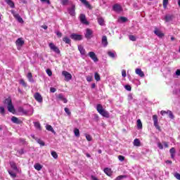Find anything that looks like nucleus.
<instances>
[{
  "label": "nucleus",
  "instance_id": "obj_44",
  "mask_svg": "<svg viewBox=\"0 0 180 180\" xmlns=\"http://www.w3.org/2000/svg\"><path fill=\"white\" fill-rule=\"evenodd\" d=\"M129 40H131V41H136V38L134 35H129Z\"/></svg>",
  "mask_w": 180,
  "mask_h": 180
},
{
  "label": "nucleus",
  "instance_id": "obj_9",
  "mask_svg": "<svg viewBox=\"0 0 180 180\" xmlns=\"http://www.w3.org/2000/svg\"><path fill=\"white\" fill-rule=\"evenodd\" d=\"M92 34H94V31L92 30L87 28L86 30V34H85V37L86 39H92Z\"/></svg>",
  "mask_w": 180,
  "mask_h": 180
},
{
  "label": "nucleus",
  "instance_id": "obj_12",
  "mask_svg": "<svg viewBox=\"0 0 180 180\" xmlns=\"http://www.w3.org/2000/svg\"><path fill=\"white\" fill-rule=\"evenodd\" d=\"M79 20L83 25H89V22L86 20V17L84 14L79 15Z\"/></svg>",
  "mask_w": 180,
  "mask_h": 180
},
{
  "label": "nucleus",
  "instance_id": "obj_51",
  "mask_svg": "<svg viewBox=\"0 0 180 180\" xmlns=\"http://www.w3.org/2000/svg\"><path fill=\"white\" fill-rule=\"evenodd\" d=\"M19 155H22V154H25V150L24 149H21L20 150L18 151Z\"/></svg>",
  "mask_w": 180,
  "mask_h": 180
},
{
  "label": "nucleus",
  "instance_id": "obj_22",
  "mask_svg": "<svg viewBox=\"0 0 180 180\" xmlns=\"http://www.w3.org/2000/svg\"><path fill=\"white\" fill-rule=\"evenodd\" d=\"M11 122H13V123H15V124H20V123L22 122L18 117H11Z\"/></svg>",
  "mask_w": 180,
  "mask_h": 180
},
{
  "label": "nucleus",
  "instance_id": "obj_50",
  "mask_svg": "<svg viewBox=\"0 0 180 180\" xmlns=\"http://www.w3.org/2000/svg\"><path fill=\"white\" fill-rule=\"evenodd\" d=\"M160 114L162 115V116H165V115H168V110L167 111L162 110L160 112Z\"/></svg>",
  "mask_w": 180,
  "mask_h": 180
},
{
  "label": "nucleus",
  "instance_id": "obj_59",
  "mask_svg": "<svg viewBox=\"0 0 180 180\" xmlns=\"http://www.w3.org/2000/svg\"><path fill=\"white\" fill-rule=\"evenodd\" d=\"M168 5V0H163V6L165 8Z\"/></svg>",
  "mask_w": 180,
  "mask_h": 180
},
{
  "label": "nucleus",
  "instance_id": "obj_23",
  "mask_svg": "<svg viewBox=\"0 0 180 180\" xmlns=\"http://www.w3.org/2000/svg\"><path fill=\"white\" fill-rule=\"evenodd\" d=\"M102 44L104 47H106V46H108V37L106 36H103Z\"/></svg>",
  "mask_w": 180,
  "mask_h": 180
},
{
  "label": "nucleus",
  "instance_id": "obj_13",
  "mask_svg": "<svg viewBox=\"0 0 180 180\" xmlns=\"http://www.w3.org/2000/svg\"><path fill=\"white\" fill-rule=\"evenodd\" d=\"M70 38L72 40H76V41L82 40V36L77 34H72L70 35Z\"/></svg>",
  "mask_w": 180,
  "mask_h": 180
},
{
  "label": "nucleus",
  "instance_id": "obj_5",
  "mask_svg": "<svg viewBox=\"0 0 180 180\" xmlns=\"http://www.w3.org/2000/svg\"><path fill=\"white\" fill-rule=\"evenodd\" d=\"M19 112H20V113H22V115H27V116H32V115H33V109L26 110L20 108H19Z\"/></svg>",
  "mask_w": 180,
  "mask_h": 180
},
{
  "label": "nucleus",
  "instance_id": "obj_54",
  "mask_svg": "<svg viewBox=\"0 0 180 180\" xmlns=\"http://www.w3.org/2000/svg\"><path fill=\"white\" fill-rule=\"evenodd\" d=\"M174 176L176 179L180 180V174L179 173H175Z\"/></svg>",
  "mask_w": 180,
  "mask_h": 180
},
{
  "label": "nucleus",
  "instance_id": "obj_45",
  "mask_svg": "<svg viewBox=\"0 0 180 180\" xmlns=\"http://www.w3.org/2000/svg\"><path fill=\"white\" fill-rule=\"evenodd\" d=\"M34 127H35L37 129H39V130H41V127L40 126V123H39V122H35V123H34Z\"/></svg>",
  "mask_w": 180,
  "mask_h": 180
},
{
  "label": "nucleus",
  "instance_id": "obj_26",
  "mask_svg": "<svg viewBox=\"0 0 180 180\" xmlns=\"http://www.w3.org/2000/svg\"><path fill=\"white\" fill-rule=\"evenodd\" d=\"M78 50L79 51H80V54H82V56H85L86 51H85V49H84V46H82V45H79Z\"/></svg>",
  "mask_w": 180,
  "mask_h": 180
},
{
  "label": "nucleus",
  "instance_id": "obj_1",
  "mask_svg": "<svg viewBox=\"0 0 180 180\" xmlns=\"http://www.w3.org/2000/svg\"><path fill=\"white\" fill-rule=\"evenodd\" d=\"M96 110L97 112H98L99 114L101 115V116H103V117H106L107 119H108V117H110L109 112L106 111V110L103 109V107L101 104H98L96 105Z\"/></svg>",
  "mask_w": 180,
  "mask_h": 180
},
{
  "label": "nucleus",
  "instance_id": "obj_47",
  "mask_svg": "<svg viewBox=\"0 0 180 180\" xmlns=\"http://www.w3.org/2000/svg\"><path fill=\"white\" fill-rule=\"evenodd\" d=\"M46 74H48L49 77H51V75H53V72H51V70L47 69Z\"/></svg>",
  "mask_w": 180,
  "mask_h": 180
},
{
  "label": "nucleus",
  "instance_id": "obj_21",
  "mask_svg": "<svg viewBox=\"0 0 180 180\" xmlns=\"http://www.w3.org/2000/svg\"><path fill=\"white\" fill-rule=\"evenodd\" d=\"M154 33L158 37H164V34L157 28L155 29Z\"/></svg>",
  "mask_w": 180,
  "mask_h": 180
},
{
  "label": "nucleus",
  "instance_id": "obj_19",
  "mask_svg": "<svg viewBox=\"0 0 180 180\" xmlns=\"http://www.w3.org/2000/svg\"><path fill=\"white\" fill-rule=\"evenodd\" d=\"M174 19V15H166L165 17V22H171Z\"/></svg>",
  "mask_w": 180,
  "mask_h": 180
},
{
  "label": "nucleus",
  "instance_id": "obj_7",
  "mask_svg": "<svg viewBox=\"0 0 180 180\" xmlns=\"http://www.w3.org/2000/svg\"><path fill=\"white\" fill-rule=\"evenodd\" d=\"M49 48L51 49V50L54 51V53H56V54H60V49L54 44L49 43Z\"/></svg>",
  "mask_w": 180,
  "mask_h": 180
},
{
  "label": "nucleus",
  "instance_id": "obj_34",
  "mask_svg": "<svg viewBox=\"0 0 180 180\" xmlns=\"http://www.w3.org/2000/svg\"><path fill=\"white\" fill-rule=\"evenodd\" d=\"M98 23L100 25V26H103V25H105V20H103L102 18H98Z\"/></svg>",
  "mask_w": 180,
  "mask_h": 180
},
{
  "label": "nucleus",
  "instance_id": "obj_20",
  "mask_svg": "<svg viewBox=\"0 0 180 180\" xmlns=\"http://www.w3.org/2000/svg\"><path fill=\"white\" fill-rule=\"evenodd\" d=\"M82 4H84L85 5L86 8H88L89 9H92V6H91V4H89V2H88L86 0H79Z\"/></svg>",
  "mask_w": 180,
  "mask_h": 180
},
{
  "label": "nucleus",
  "instance_id": "obj_55",
  "mask_svg": "<svg viewBox=\"0 0 180 180\" xmlns=\"http://www.w3.org/2000/svg\"><path fill=\"white\" fill-rule=\"evenodd\" d=\"M128 101H133V94H129L128 95Z\"/></svg>",
  "mask_w": 180,
  "mask_h": 180
},
{
  "label": "nucleus",
  "instance_id": "obj_35",
  "mask_svg": "<svg viewBox=\"0 0 180 180\" xmlns=\"http://www.w3.org/2000/svg\"><path fill=\"white\" fill-rule=\"evenodd\" d=\"M108 54L111 58H115V57H116V52L115 51H108Z\"/></svg>",
  "mask_w": 180,
  "mask_h": 180
},
{
  "label": "nucleus",
  "instance_id": "obj_46",
  "mask_svg": "<svg viewBox=\"0 0 180 180\" xmlns=\"http://www.w3.org/2000/svg\"><path fill=\"white\" fill-rule=\"evenodd\" d=\"M169 115V117L170 119H174V114H172V112L171 110H168V114Z\"/></svg>",
  "mask_w": 180,
  "mask_h": 180
},
{
  "label": "nucleus",
  "instance_id": "obj_61",
  "mask_svg": "<svg viewBox=\"0 0 180 180\" xmlns=\"http://www.w3.org/2000/svg\"><path fill=\"white\" fill-rule=\"evenodd\" d=\"M124 178V176H118L115 180H122Z\"/></svg>",
  "mask_w": 180,
  "mask_h": 180
},
{
  "label": "nucleus",
  "instance_id": "obj_52",
  "mask_svg": "<svg viewBox=\"0 0 180 180\" xmlns=\"http://www.w3.org/2000/svg\"><path fill=\"white\" fill-rule=\"evenodd\" d=\"M118 160L121 162H123V160H124V156L123 155H119L118 156Z\"/></svg>",
  "mask_w": 180,
  "mask_h": 180
},
{
  "label": "nucleus",
  "instance_id": "obj_62",
  "mask_svg": "<svg viewBox=\"0 0 180 180\" xmlns=\"http://www.w3.org/2000/svg\"><path fill=\"white\" fill-rule=\"evenodd\" d=\"M122 76L124 78L126 77V70H122Z\"/></svg>",
  "mask_w": 180,
  "mask_h": 180
},
{
  "label": "nucleus",
  "instance_id": "obj_11",
  "mask_svg": "<svg viewBox=\"0 0 180 180\" xmlns=\"http://www.w3.org/2000/svg\"><path fill=\"white\" fill-rule=\"evenodd\" d=\"M34 98L35 101H37L39 103H41V102H43V97L41 96V94L39 93H35L34 95Z\"/></svg>",
  "mask_w": 180,
  "mask_h": 180
},
{
  "label": "nucleus",
  "instance_id": "obj_33",
  "mask_svg": "<svg viewBox=\"0 0 180 180\" xmlns=\"http://www.w3.org/2000/svg\"><path fill=\"white\" fill-rule=\"evenodd\" d=\"M63 40L66 44H71V39L68 37H64Z\"/></svg>",
  "mask_w": 180,
  "mask_h": 180
},
{
  "label": "nucleus",
  "instance_id": "obj_63",
  "mask_svg": "<svg viewBox=\"0 0 180 180\" xmlns=\"http://www.w3.org/2000/svg\"><path fill=\"white\" fill-rule=\"evenodd\" d=\"M50 91H51V92L52 94H54V92H56V91H57V90H56V88H54V87H51V88H50Z\"/></svg>",
  "mask_w": 180,
  "mask_h": 180
},
{
  "label": "nucleus",
  "instance_id": "obj_43",
  "mask_svg": "<svg viewBox=\"0 0 180 180\" xmlns=\"http://www.w3.org/2000/svg\"><path fill=\"white\" fill-rule=\"evenodd\" d=\"M119 21L122 22H127V18L125 17H120Z\"/></svg>",
  "mask_w": 180,
  "mask_h": 180
},
{
  "label": "nucleus",
  "instance_id": "obj_18",
  "mask_svg": "<svg viewBox=\"0 0 180 180\" xmlns=\"http://www.w3.org/2000/svg\"><path fill=\"white\" fill-rule=\"evenodd\" d=\"M32 139H34V140H36V141L38 143V144H39L42 147L45 146L44 141H43L41 139H39L36 138L34 136V135H32Z\"/></svg>",
  "mask_w": 180,
  "mask_h": 180
},
{
  "label": "nucleus",
  "instance_id": "obj_37",
  "mask_svg": "<svg viewBox=\"0 0 180 180\" xmlns=\"http://www.w3.org/2000/svg\"><path fill=\"white\" fill-rule=\"evenodd\" d=\"M137 127L139 129H143V124L141 123V120H137Z\"/></svg>",
  "mask_w": 180,
  "mask_h": 180
},
{
  "label": "nucleus",
  "instance_id": "obj_27",
  "mask_svg": "<svg viewBox=\"0 0 180 180\" xmlns=\"http://www.w3.org/2000/svg\"><path fill=\"white\" fill-rule=\"evenodd\" d=\"M169 153L171 154V158H172V160H174L175 158V153H176L175 148H172L169 150Z\"/></svg>",
  "mask_w": 180,
  "mask_h": 180
},
{
  "label": "nucleus",
  "instance_id": "obj_42",
  "mask_svg": "<svg viewBox=\"0 0 180 180\" xmlns=\"http://www.w3.org/2000/svg\"><path fill=\"white\" fill-rule=\"evenodd\" d=\"M85 137H86L87 141H92V136L91 135L86 134Z\"/></svg>",
  "mask_w": 180,
  "mask_h": 180
},
{
  "label": "nucleus",
  "instance_id": "obj_41",
  "mask_svg": "<svg viewBox=\"0 0 180 180\" xmlns=\"http://www.w3.org/2000/svg\"><path fill=\"white\" fill-rule=\"evenodd\" d=\"M20 85H22V86H24L25 88H26V86H27V84H26V82H25V80L23 79H21L20 80Z\"/></svg>",
  "mask_w": 180,
  "mask_h": 180
},
{
  "label": "nucleus",
  "instance_id": "obj_31",
  "mask_svg": "<svg viewBox=\"0 0 180 180\" xmlns=\"http://www.w3.org/2000/svg\"><path fill=\"white\" fill-rule=\"evenodd\" d=\"M11 8H15V3L12 0H4Z\"/></svg>",
  "mask_w": 180,
  "mask_h": 180
},
{
  "label": "nucleus",
  "instance_id": "obj_40",
  "mask_svg": "<svg viewBox=\"0 0 180 180\" xmlns=\"http://www.w3.org/2000/svg\"><path fill=\"white\" fill-rule=\"evenodd\" d=\"M52 157H53L55 158V160H57V158H58V155L57 154V152L56 151H52L51 153Z\"/></svg>",
  "mask_w": 180,
  "mask_h": 180
},
{
  "label": "nucleus",
  "instance_id": "obj_57",
  "mask_svg": "<svg viewBox=\"0 0 180 180\" xmlns=\"http://www.w3.org/2000/svg\"><path fill=\"white\" fill-rule=\"evenodd\" d=\"M158 147L160 148V150H162L164 148V146L161 143H158Z\"/></svg>",
  "mask_w": 180,
  "mask_h": 180
},
{
  "label": "nucleus",
  "instance_id": "obj_29",
  "mask_svg": "<svg viewBox=\"0 0 180 180\" xmlns=\"http://www.w3.org/2000/svg\"><path fill=\"white\" fill-rule=\"evenodd\" d=\"M58 98L60 99V101H63L64 103H67L68 101L67 98H64V96L63 94H58Z\"/></svg>",
  "mask_w": 180,
  "mask_h": 180
},
{
  "label": "nucleus",
  "instance_id": "obj_60",
  "mask_svg": "<svg viewBox=\"0 0 180 180\" xmlns=\"http://www.w3.org/2000/svg\"><path fill=\"white\" fill-rule=\"evenodd\" d=\"M61 4L62 5H66L67 4H68V0H62Z\"/></svg>",
  "mask_w": 180,
  "mask_h": 180
},
{
  "label": "nucleus",
  "instance_id": "obj_58",
  "mask_svg": "<svg viewBox=\"0 0 180 180\" xmlns=\"http://www.w3.org/2000/svg\"><path fill=\"white\" fill-rule=\"evenodd\" d=\"M86 81H87L88 82H92V77H91V76H87V77H86Z\"/></svg>",
  "mask_w": 180,
  "mask_h": 180
},
{
  "label": "nucleus",
  "instance_id": "obj_30",
  "mask_svg": "<svg viewBox=\"0 0 180 180\" xmlns=\"http://www.w3.org/2000/svg\"><path fill=\"white\" fill-rule=\"evenodd\" d=\"M34 168L37 169V171H41V169L43 168V166L39 163H36L34 165Z\"/></svg>",
  "mask_w": 180,
  "mask_h": 180
},
{
  "label": "nucleus",
  "instance_id": "obj_17",
  "mask_svg": "<svg viewBox=\"0 0 180 180\" xmlns=\"http://www.w3.org/2000/svg\"><path fill=\"white\" fill-rule=\"evenodd\" d=\"M112 9L115 12H122V6L119 4L114 5Z\"/></svg>",
  "mask_w": 180,
  "mask_h": 180
},
{
  "label": "nucleus",
  "instance_id": "obj_10",
  "mask_svg": "<svg viewBox=\"0 0 180 180\" xmlns=\"http://www.w3.org/2000/svg\"><path fill=\"white\" fill-rule=\"evenodd\" d=\"M88 56L90 57V58H91V60H93V61H94V63H98V61H99L98 57L96 56V54L94 53V52H89Z\"/></svg>",
  "mask_w": 180,
  "mask_h": 180
},
{
  "label": "nucleus",
  "instance_id": "obj_32",
  "mask_svg": "<svg viewBox=\"0 0 180 180\" xmlns=\"http://www.w3.org/2000/svg\"><path fill=\"white\" fill-rule=\"evenodd\" d=\"M46 130H48V131H51V133H56V131H54V129H53V127H51V125H49L47 124L46 126Z\"/></svg>",
  "mask_w": 180,
  "mask_h": 180
},
{
  "label": "nucleus",
  "instance_id": "obj_64",
  "mask_svg": "<svg viewBox=\"0 0 180 180\" xmlns=\"http://www.w3.org/2000/svg\"><path fill=\"white\" fill-rule=\"evenodd\" d=\"M176 75H177V77H179L180 75V70L178 69L176 71Z\"/></svg>",
  "mask_w": 180,
  "mask_h": 180
},
{
  "label": "nucleus",
  "instance_id": "obj_15",
  "mask_svg": "<svg viewBox=\"0 0 180 180\" xmlns=\"http://www.w3.org/2000/svg\"><path fill=\"white\" fill-rule=\"evenodd\" d=\"M68 11L71 16H75V5H72L71 8H69Z\"/></svg>",
  "mask_w": 180,
  "mask_h": 180
},
{
  "label": "nucleus",
  "instance_id": "obj_25",
  "mask_svg": "<svg viewBox=\"0 0 180 180\" xmlns=\"http://www.w3.org/2000/svg\"><path fill=\"white\" fill-rule=\"evenodd\" d=\"M104 172L108 176H111V175H112V169L106 167V168L104 169Z\"/></svg>",
  "mask_w": 180,
  "mask_h": 180
},
{
  "label": "nucleus",
  "instance_id": "obj_14",
  "mask_svg": "<svg viewBox=\"0 0 180 180\" xmlns=\"http://www.w3.org/2000/svg\"><path fill=\"white\" fill-rule=\"evenodd\" d=\"M15 44L18 49H19V47H22V46L25 44V41L23 40L22 38H18L15 41Z\"/></svg>",
  "mask_w": 180,
  "mask_h": 180
},
{
  "label": "nucleus",
  "instance_id": "obj_4",
  "mask_svg": "<svg viewBox=\"0 0 180 180\" xmlns=\"http://www.w3.org/2000/svg\"><path fill=\"white\" fill-rule=\"evenodd\" d=\"M153 123L155 127L159 131H161V127H160V125L158 124V117L157 115H154L153 116Z\"/></svg>",
  "mask_w": 180,
  "mask_h": 180
},
{
  "label": "nucleus",
  "instance_id": "obj_48",
  "mask_svg": "<svg viewBox=\"0 0 180 180\" xmlns=\"http://www.w3.org/2000/svg\"><path fill=\"white\" fill-rule=\"evenodd\" d=\"M56 36H58V37L60 38L63 37V33H61L60 31H56Z\"/></svg>",
  "mask_w": 180,
  "mask_h": 180
},
{
  "label": "nucleus",
  "instance_id": "obj_2",
  "mask_svg": "<svg viewBox=\"0 0 180 180\" xmlns=\"http://www.w3.org/2000/svg\"><path fill=\"white\" fill-rule=\"evenodd\" d=\"M4 103L6 105H8V112H11V113H15V107H13V105L12 104V98L11 97H8L4 101Z\"/></svg>",
  "mask_w": 180,
  "mask_h": 180
},
{
  "label": "nucleus",
  "instance_id": "obj_53",
  "mask_svg": "<svg viewBox=\"0 0 180 180\" xmlns=\"http://www.w3.org/2000/svg\"><path fill=\"white\" fill-rule=\"evenodd\" d=\"M0 113H1L2 115H4V113H5V108L0 107Z\"/></svg>",
  "mask_w": 180,
  "mask_h": 180
},
{
  "label": "nucleus",
  "instance_id": "obj_38",
  "mask_svg": "<svg viewBox=\"0 0 180 180\" xmlns=\"http://www.w3.org/2000/svg\"><path fill=\"white\" fill-rule=\"evenodd\" d=\"M8 172L11 178H16V173L12 172V170H8Z\"/></svg>",
  "mask_w": 180,
  "mask_h": 180
},
{
  "label": "nucleus",
  "instance_id": "obj_56",
  "mask_svg": "<svg viewBox=\"0 0 180 180\" xmlns=\"http://www.w3.org/2000/svg\"><path fill=\"white\" fill-rule=\"evenodd\" d=\"M65 112L68 115H71V112H70V109H68V108H65Z\"/></svg>",
  "mask_w": 180,
  "mask_h": 180
},
{
  "label": "nucleus",
  "instance_id": "obj_16",
  "mask_svg": "<svg viewBox=\"0 0 180 180\" xmlns=\"http://www.w3.org/2000/svg\"><path fill=\"white\" fill-rule=\"evenodd\" d=\"M135 72L137 75H139L141 78L144 77V72L142 71L141 69L140 68L136 69Z\"/></svg>",
  "mask_w": 180,
  "mask_h": 180
},
{
  "label": "nucleus",
  "instance_id": "obj_3",
  "mask_svg": "<svg viewBox=\"0 0 180 180\" xmlns=\"http://www.w3.org/2000/svg\"><path fill=\"white\" fill-rule=\"evenodd\" d=\"M62 75H63V77H65V81H67L68 82V81H71V79H72V75H71V74L65 70H63L62 72Z\"/></svg>",
  "mask_w": 180,
  "mask_h": 180
},
{
  "label": "nucleus",
  "instance_id": "obj_28",
  "mask_svg": "<svg viewBox=\"0 0 180 180\" xmlns=\"http://www.w3.org/2000/svg\"><path fill=\"white\" fill-rule=\"evenodd\" d=\"M27 77L28 78L30 82H34V79H33V75H32V72H28L27 75Z\"/></svg>",
  "mask_w": 180,
  "mask_h": 180
},
{
  "label": "nucleus",
  "instance_id": "obj_36",
  "mask_svg": "<svg viewBox=\"0 0 180 180\" xmlns=\"http://www.w3.org/2000/svg\"><path fill=\"white\" fill-rule=\"evenodd\" d=\"M94 78H95L96 81H97V82L101 81V75H99L98 72H95Z\"/></svg>",
  "mask_w": 180,
  "mask_h": 180
},
{
  "label": "nucleus",
  "instance_id": "obj_49",
  "mask_svg": "<svg viewBox=\"0 0 180 180\" xmlns=\"http://www.w3.org/2000/svg\"><path fill=\"white\" fill-rule=\"evenodd\" d=\"M124 88L127 91H131V86L130 85H125Z\"/></svg>",
  "mask_w": 180,
  "mask_h": 180
},
{
  "label": "nucleus",
  "instance_id": "obj_6",
  "mask_svg": "<svg viewBox=\"0 0 180 180\" xmlns=\"http://www.w3.org/2000/svg\"><path fill=\"white\" fill-rule=\"evenodd\" d=\"M10 165H11L12 169L15 171V172H17L18 174H20L22 172V170L18 168V166H16V163H15V162H13V161L10 162Z\"/></svg>",
  "mask_w": 180,
  "mask_h": 180
},
{
  "label": "nucleus",
  "instance_id": "obj_24",
  "mask_svg": "<svg viewBox=\"0 0 180 180\" xmlns=\"http://www.w3.org/2000/svg\"><path fill=\"white\" fill-rule=\"evenodd\" d=\"M134 146L135 147H140V146H141V142H140V139H135L134 140V143H133Z\"/></svg>",
  "mask_w": 180,
  "mask_h": 180
},
{
  "label": "nucleus",
  "instance_id": "obj_8",
  "mask_svg": "<svg viewBox=\"0 0 180 180\" xmlns=\"http://www.w3.org/2000/svg\"><path fill=\"white\" fill-rule=\"evenodd\" d=\"M11 13L13 15L14 18L19 22V23H23V18L20 17L19 13H15V11H11Z\"/></svg>",
  "mask_w": 180,
  "mask_h": 180
},
{
  "label": "nucleus",
  "instance_id": "obj_39",
  "mask_svg": "<svg viewBox=\"0 0 180 180\" xmlns=\"http://www.w3.org/2000/svg\"><path fill=\"white\" fill-rule=\"evenodd\" d=\"M74 133L76 137H79V129H78L77 128H75L74 129Z\"/></svg>",
  "mask_w": 180,
  "mask_h": 180
}]
</instances>
